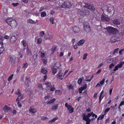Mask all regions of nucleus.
<instances>
[{
    "label": "nucleus",
    "mask_w": 124,
    "mask_h": 124,
    "mask_svg": "<svg viewBox=\"0 0 124 124\" xmlns=\"http://www.w3.org/2000/svg\"><path fill=\"white\" fill-rule=\"evenodd\" d=\"M101 9L103 11L106 10L110 16H112L114 14L115 12L114 8L112 6L108 7L105 5L102 7Z\"/></svg>",
    "instance_id": "1"
},
{
    "label": "nucleus",
    "mask_w": 124,
    "mask_h": 124,
    "mask_svg": "<svg viewBox=\"0 0 124 124\" xmlns=\"http://www.w3.org/2000/svg\"><path fill=\"white\" fill-rule=\"evenodd\" d=\"M5 21L12 28H15L17 25L16 21L11 17L6 19Z\"/></svg>",
    "instance_id": "2"
},
{
    "label": "nucleus",
    "mask_w": 124,
    "mask_h": 124,
    "mask_svg": "<svg viewBox=\"0 0 124 124\" xmlns=\"http://www.w3.org/2000/svg\"><path fill=\"white\" fill-rule=\"evenodd\" d=\"M104 29L107 30L108 33L110 34H112L115 35L118 32V31L116 29L110 27H106Z\"/></svg>",
    "instance_id": "3"
},
{
    "label": "nucleus",
    "mask_w": 124,
    "mask_h": 124,
    "mask_svg": "<svg viewBox=\"0 0 124 124\" xmlns=\"http://www.w3.org/2000/svg\"><path fill=\"white\" fill-rule=\"evenodd\" d=\"M84 29L85 31L87 32L90 31V27L88 23L87 22H85L84 23Z\"/></svg>",
    "instance_id": "4"
},
{
    "label": "nucleus",
    "mask_w": 124,
    "mask_h": 124,
    "mask_svg": "<svg viewBox=\"0 0 124 124\" xmlns=\"http://www.w3.org/2000/svg\"><path fill=\"white\" fill-rule=\"evenodd\" d=\"M53 37V35L51 32L47 31L45 33L44 38L46 40L52 39Z\"/></svg>",
    "instance_id": "5"
},
{
    "label": "nucleus",
    "mask_w": 124,
    "mask_h": 124,
    "mask_svg": "<svg viewBox=\"0 0 124 124\" xmlns=\"http://www.w3.org/2000/svg\"><path fill=\"white\" fill-rule=\"evenodd\" d=\"M72 4L71 3L69 2H64L61 5V7L64 8H70L71 7Z\"/></svg>",
    "instance_id": "6"
},
{
    "label": "nucleus",
    "mask_w": 124,
    "mask_h": 124,
    "mask_svg": "<svg viewBox=\"0 0 124 124\" xmlns=\"http://www.w3.org/2000/svg\"><path fill=\"white\" fill-rule=\"evenodd\" d=\"M93 113V112H92L89 113H88L87 115H86L85 113H84L82 115V116L83 117V120H86L88 119H90L89 117L92 116V114Z\"/></svg>",
    "instance_id": "7"
},
{
    "label": "nucleus",
    "mask_w": 124,
    "mask_h": 124,
    "mask_svg": "<svg viewBox=\"0 0 124 124\" xmlns=\"http://www.w3.org/2000/svg\"><path fill=\"white\" fill-rule=\"evenodd\" d=\"M84 7L92 11H94L95 10V8L92 5H90L89 4H85V5L84 6Z\"/></svg>",
    "instance_id": "8"
},
{
    "label": "nucleus",
    "mask_w": 124,
    "mask_h": 124,
    "mask_svg": "<svg viewBox=\"0 0 124 124\" xmlns=\"http://www.w3.org/2000/svg\"><path fill=\"white\" fill-rule=\"evenodd\" d=\"M17 35H15V34H13L10 38V42L12 43L15 42L17 40Z\"/></svg>",
    "instance_id": "9"
},
{
    "label": "nucleus",
    "mask_w": 124,
    "mask_h": 124,
    "mask_svg": "<svg viewBox=\"0 0 124 124\" xmlns=\"http://www.w3.org/2000/svg\"><path fill=\"white\" fill-rule=\"evenodd\" d=\"M72 29L75 33H78L80 31V28L76 26L73 27Z\"/></svg>",
    "instance_id": "10"
},
{
    "label": "nucleus",
    "mask_w": 124,
    "mask_h": 124,
    "mask_svg": "<svg viewBox=\"0 0 124 124\" xmlns=\"http://www.w3.org/2000/svg\"><path fill=\"white\" fill-rule=\"evenodd\" d=\"M15 59L16 57L14 56L10 55L9 57V62H11L12 64H14L15 63Z\"/></svg>",
    "instance_id": "11"
},
{
    "label": "nucleus",
    "mask_w": 124,
    "mask_h": 124,
    "mask_svg": "<svg viewBox=\"0 0 124 124\" xmlns=\"http://www.w3.org/2000/svg\"><path fill=\"white\" fill-rule=\"evenodd\" d=\"M95 15H94V16L96 19L98 20H100V19L101 18V17L102 16L98 12L96 13Z\"/></svg>",
    "instance_id": "12"
},
{
    "label": "nucleus",
    "mask_w": 124,
    "mask_h": 124,
    "mask_svg": "<svg viewBox=\"0 0 124 124\" xmlns=\"http://www.w3.org/2000/svg\"><path fill=\"white\" fill-rule=\"evenodd\" d=\"M101 19L103 21L106 22L107 23L108 22L109 20V18L103 15H102L101 17Z\"/></svg>",
    "instance_id": "13"
},
{
    "label": "nucleus",
    "mask_w": 124,
    "mask_h": 124,
    "mask_svg": "<svg viewBox=\"0 0 124 124\" xmlns=\"http://www.w3.org/2000/svg\"><path fill=\"white\" fill-rule=\"evenodd\" d=\"M16 94L18 95V97L16 99V101H19V97L21 94L20 93V91L19 89H17L16 91Z\"/></svg>",
    "instance_id": "14"
},
{
    "label": "nucleus",
    "mask_w": 124,
    "mask_h": 124,
    "mask_svg": "<svg viewBox=\"0 0 124 124\" xmlns=\"http://www.w3.org/2000/svg\"><path fill=\"white\" fill-rule=\"evenodd\" d=\"M3 110L5 111H8L11 110V109L7 105H5L3 108Z\"/></svg>",
    "instance_id": "15"
},
{
    "label": "nucleus",
    "mask_w": 124,
    "mask_h": 124,
    "mask_svg": "<svg viewBox=\"0 0 124 124\" xmlns=\"http://www.w3.org/2000/svg\"><path fill=\"white\" fill-rule=\"evenodd\" d=\"M41 72L42 73L44 74H46L47 73V71L46 69L42 66L41 67Z\"/></svg>",
    "instance_id": "16"
},
{
    "label": "nucleus",
    "mask_w": 124,
    "mask_h": 124,
    "mask_svg": "<svg viewBox=\"0 0 124 124\" xmlns=\"http://www.w3.org/2000/svg\"><path fill=\"white\" fill-rule=\"evenodd\" d=\"M26 53L29 56L31 55L32 54L31 50L28 47L27 48Z\"/></svg>",
    "instance_id": "17"
},
{
    "label": "nucleus",
    "mask_w": 124,
    "mask_h": 124,
    "mask_svg": "<svg viewBox=\"0 0 124 124\" xmlns=\"http://www.w3.org/2000/svg\"><path fill=\"white\" fill-rule=\"evenodd\" d=\"M62 65L61 63L59 62H57L53 66L54 67H56L57 69H58Z\"/></svg>",
    "instance_id": "18"
},
{
    "label": "nucleus",
    "mask_w": 124,
    "mask_h": 124,
    "mask_svg": "<svg viewBox=\"0 0 124 124\" xmlns=\"http://www.w3.org/2000/svg\"><path fill=\"white\" fill-rule=\"evenodd\" d=\"M85 41L84 39H82L79 40L78 43V45L79 46L81 45L85 42Z\"/></svg>",
    "instance_id": "19"
},
{
    "label": "nucleus",
    "mask_w": 124,
    "mask_h": 124,
    "mask_svg": "<svg viewBox=\"0 0 124 124\" xmlns=\"http://www.w3.org/2000/svg\"><path fill=\"white\" fill-rule=\"evenodd\" d=\"M58 104H55L53 106L52 109L54 111H55L57 110L58 108Z\"/></svg>",
    "instance_id": "20"
},
{
    "label": "nucleus",
    "mask_w": 124,
    "mask_h": 124,
    "mask_svg": "<svg viewBox=\"0 0 124 124\" xmlns=\"http://www.w3.org/2000/svg\"><path fill=\"white\" fill-rule=\"evenodd\" d=\"M113 23L114 24L116 25H118L120 24V23L119 21L116 19H115L112 21Z\"/></svg>",
    "instance_id": "21"
},
{
    "label": "nucleus",
    "mask_w": 124,
    "mask_h": 124,
    "mask_svg": "<svg viewBox=\"0 0 124 124\" xmlns=\"http://www.w3.org/2000/svg\"><path fill=\"white\" fill-rule=\"evenodd\" d=\"M29 111L31 113L33 114L36 113V110L35 108L31 107L29 109Z\"/></svg>",
    "instance_id": "22"
},
{
    "label": "nucleus",
    "mask_w": 124,
    "mask_h": 124,
    "mask_svg": "<svg viewBox=\"0 0 124 124\" xmlns=\"http://www.w3.org/2000/svg\"><path fill=\"white\" fill-rule=\"evenodd\" d=\"M84 15L83 16H84V15H85L86 16H88L90 14L89 11L87 10H84Z\"/></svg>",
    "instance_id": "23"
},
{
    "label": "nucleus",
    "mask_w": 124,
    "mask_h": 124,
    "mask_svg": "<svg viewBox=\"0 0 124 124\" xmlns=\"http://www.w3.org/2000/svg\"><path fill=\"white\" fill-rule=\"evenodd\" d=\"M27 22L28 23L31 24H35L36 23V22L35 21L32 20L31 19H29L27 21Z\"/></svg>",
    "instance_id": "24"
},
{
    "label": "nucleus",
    "mask_w": 124,
    "mask_h": 124,
    "mask_svg": "<svg viewBox=\"0 0 124 124\" xmlns=\"http://www.w3.org/2000/svg\"><path fill=\"white\" fill-rule=\"evenodd\" d=\"M52 73L54 75L57 72V69L55 68L54 66L52 67Z\"/></svg>",
    "instance_id": "25"
},
{
    "label": "nucleus",
    "mask_w": 124,
    "mask_h": 124,
    "mask_svg": "<svg viewBox=\"0 0 124 124\" xmlns=\"http://www.w3.org/2000/svg\"><path fill=\"white\" fill-rule=\"evenodd\" d=\"M45 85L48 89H50V88H51L52 86L51 83L49 82H47L45 84Z\"/></svg>",
    "instance_id": "26"
},
{
    "label": "nucleus",
    "mask_w": 124,
    "mask_h": 124,
    "mask_svg": "<svg viewBox=\"0 0 124 124\" xmlns=\"http://www.w3.org/2000/svg\"><path fill=\"white\" fill-rule=\"evenodd\" d=\"M55 98H53L51 99L50 101H49L47 103V104H50L52 103H53L55 101Z\"/></svg>",
    "instance_id": "27"
},
{
    "label": "nucleus",
    "mask_w": 124,
    "mask_h": 124,
    "mask_svg": "<svg viewBox=\"0 0 124 124\" xmlns=\"http://www.w3.org/2000/svg\"><path fill=\"white\" fill-rule=\"evenodd\" d=\"M78 14L82 16L84 15V10L83 11H82L80 9H78Z\"/></svg>",
    "instance_id": "28"
},
{
    "label": "nucleus",
    "mask_w": 124,
    "mask_h": 124,
    "mask_svg": "<svg viewBox=\"0 0 124 124\" xmlns=\"http://www.w3.org/2000/svg\"><path fill=\"white\" fill-rule=\"evenodd\" d=\"M65 106L67 108L68 110L70 109V108H72V106L70 105H68L67 103H65Z\"/></svg>",
    "instance_id": "29"
},
{
    "label": "nucleus",
    "mask_w": 124,
    "mask_h": 124,
    "mask_svg": "<svg viewBox=\"0 0 124 124\" xmlns=\"http://www.w3.org/2000/svg\"><path fill=\"white\" fill-rule=\"evenodd\" d=\"M57 77L60 79L62 77V73L61 72V71H60L57 74Z\"/></svg>",
    "instance_id": "30"
},
{
    "label": "nucleus",
    "mask_w": 124,
    "mask_h": 124,
    "mask_svg": "<svg viewBox=\"0 0 124 124\" xmlns=\"http://www.w3.org/2000/svg\"><path fill=\"white\" fill-rule=\"evenodd\" d=\"M24 66L22 68L23 69L25 70L26 68L28 66V65L27 63H25L23 64Z\"/></svg>",
    "instance_id": "31"
},
{
    "label": "nucleus",
    "mask_w": 124,
    "mask_h": 124,
    "mask_svg": "<svg viewBox=\"0 0 124 124\" xmlns=\"http://www.w3.org/2000/svg\"><path fill=\"white\" fill-rule=\"evenodd\" d=\"M114 38V37H113L110 39V41L111 42H115L116 41V39Z\"/></svg>",
    "instance_id": "32"
},
{
    "label": "nucleus",
    "mask_w": 124,
    "mask_h": 124,
    "mask_svg": "<svg viewBox=\"0 0 124 124\" xmlns=\"http://www.w3.org/2000/svg\"><path fill=\"white\" fill-rule=\"evenodd\" d=\"M57 48V46H56L54 45L53 46L51 49V50L53 53L55 51L56 49Z\"/></svg>",
    "instance_id": "33"
},
{
    "label": "nucleus",
    "mask_w": 124,
    "mask_h": 124,
    "mask_svg": "<svg viewBox=\"0 0 124 124\" xmlns=\"http://www.w3.org/2000/svg\"><path fill=\"white\" fill-rule=\"evenodd\" d=\"M38 87L42 91L43 90V89L42 85L41 84H38Z\"/></svg>",
    "instance_id": "34"
},
{
    "label": "nucleus",
    "mask_w": 124,
    "mask_h": 124,
    "mask_svg": "<svg viewBox=\"0 0 124 124\" xmlns=\"http://www.w3.org/2000/svg\"><path fill=\"white\" fill-rule=\"evenodd\" d=\"M4 49V48L3 47H1L0 48V55L3 53Z\"/></svg>",
    "instance_id": "35"
},
{
    "label": "nucleus",
    "mask_w": 124,
    "mask_h": 124,
    "mask_svg": "<svg viewBox=\"0 0 124 124\" xmlns=\"http://www.w3.org/2000/svg\"><path fill=\"white\" fill-rule=\"evenodd\" d=\"M82 85V87H81L84 90L85 89L87 88V85L85 83L83 84Z\"/></svg>",
    "instance_id": "36"
},
{
    "label": "nucleus",
    "mask_w": 124,
    "mask_h": 124,
    "mask_svg": "<svg viewBox=\"0 0 124 124\" xmlns=\"http://www.w3.org/2000/svg\"><path fill=\"white\" fill-rule=\"evenodd\" d=\"M23 44L24 46H26L27 43H26V42L24 40H23L22 41Z\"/></svg>",
    "instance_id": "37"
},
{
    "label": "nucleus",
    "mask_w": 124,
    "mask_h": 124,
    "mask_svg": "<svg viewBox=\"0 0 124 124\" xmlns=\"http://www.w3.org/2000/svg\"><path fill=\"white\" fill-rule=\"evenodd\" d=\"M54 19L53 17H51L50 19V21L51 23L52 24H53L54 23Z\"/></svg>",
    "instance_id": "38"
},
{
    "label": "nucleus",
    "mask_w": 124,
    "mask_h": 124,
    "mask_svg": "<svg viewBox=\"0 0 124 124\" xmlns=\"http://www.w3.org/2000/svg\"><path fill=\"white\" fill-rule=\"evenodd\" d=\"M46 13L45 12H42L41 14V16L42 17H44L46 15Z\"/></svg>",
    "instance_id": "39"
},
{
    "label": "nucleus",
    "mask_w": 124,
    "mask_h": 124,
    "mask_svg": "<svg viewBox=\"0 0 124 124\" xmlns=\"http://www.w3.org/2000/svg\"><path fill=\"white\" fill-rule=\"evenodd\" d=\"M61 93V91L60 90H56L55 91V93L56 94H60Z\"/></svg>",
    "instance_id": "40"
},
{
    "label": "nucleus",
    "mask_w": 124,
    "mask_h": 124,
    "mask_svg": "<svg viewBox=\"0 0 124 124\" xmlns=\"http://www.w3.org/2000/svg\"><path fill=\"white\" fill-rule=\"evenodd\" d=\"M42 40L41 38H38L37 39V43L38 44H40Z\"/></svg>",
    "instance_id": "41"
},
{
    "label": "nucleus",
    "mask_w": 124,
    "mask_h": 124,
    "mask_svg": "<svg viewBox=\"0 0 124 124\" xmlns=\"http://www.w3.org/2000/svg\"><path fill=\"white\" fill-rule=\"evenodd\" d=\"M37 54H35L33 55V58L34 61L37 58Z\"/></svg>",
    "instance_id": "42"
},
{
    "label": "nucleus",
    "mask_w": 124,
    "mask_h": 124,
    "mask_svg": "<svg viewBox=\"0 0 124 124\" xmlns=\"http://www.w3.org/2000/svg\"><path fill=\"white\" fill-rule=\"evenodd\" d=\"M13 74H12L10 76H9L8 79V81H10V80H11L13 78Z\"/></svg>",
    "instance_id": "43"
},
{
    "label": "nucleus",
    "mask_w": 124,
    "mask_h": 124,
    "mask_svg": "<svg viewBox=\"0 0 124 124\" xmlns=\"http://www.w3.org/2000/svg\"><path fill=\"white\" fill-rule=\"evenodd\" d=\"M116 66L118 68H120L122 67V64H121V62H119L118 64H117Z\"/></svg>",
    "instance_id": "44"
},
{
    "label": "nucleus",
    "mask_w": 124,
    "mask_h": 124,
    "mask_svg": "<svg viewBox=\"0 0 124 124\" xmlns=\"http://www.w3.org/2000/svg\"><path fill=\"white\" fill-rule=\"evenodd\" d=\"M82 79L81 78L79 79L78 80V83L79 85H80L82 83Z\"/></svg>",
    "instance_id": "45"
},
{
    "label": "nucleus",
    "mask_w": 124,
    "mask_h": 124,
    "mask_svg": "<svg viewBox=\"0 0 124 124\" xmlns=\"http://www.w3.org/2000/svg\"><path fill=\"white\" fill-rule=\"evenodd\" d=\"M105 79L104 78H103L102 80L100 82V84L101 85H103L105 82Z\"/></svg>",
    "instance_id": "46"
},
{
    "label": "nucleus",
    "mask_w": 124,
    "mask_h": 124,
    "mask_svg": "<svg viewBox=\"0 0 124 124\" xmlns=\"http://www.w3.org/2000/svg\"><path fill=\"white\" fill-rule=\"evenodd\" d=\"M12 5L14 6V7H16L19 4V3H13L12 4Z\"/></svg>",
    "instance_id": "47"
},
{
    "label": "nucleus",
    "mask_w": 124,
    "mask_h": 124,
    "mask_svg": "<svg viewBox=\"0 0 124 124\" xmlns=\"http://www.w3.org/2000/svg\"><path fill=\"white\" fill-rule=\"evenodd\" d=\"M110 108H107L104 111V114H106L107 112H108L110 110Z\"/></svg>",
    "instance_id": "48"
},
{
    "label": "nucleus",
    "mask_w": 124,
    "mask_h": 124,
    "mask_svg": "<svg viewBox=\"0 0 124 124\" xmlns=\"http://www.w3.org/2000/svg\"><path fill=\"white\" fill-rule=\"evenodd\" d=\"M57 119L56 118H54V119H53L52 120H50L49 121V123H52L54 122Z\"/></svg>",
    "instance_id": "49"
},
{
    "label": "nucleus",
    "mask_w": 124,
    "mask_h": 124,
    "mask_svg": "<svg viewBox=\"0 0 124 124\" xmlns=\"http://www.w3.org/2000/svg\"><path fill=\"white\" fill-rule=\"evenodd\" d=\"M118 48L115 49L113 52V54H115L117 53H118Z\"/></svg>",
    "instance_id": "50"
},
{
    "label": "nucleus",
    "mask_w": 124,
    "mask_h": 124,
    "mask_svg": "<svg viewBox=\"0 0 124 124\" xmlns=\"http://www.w3.org/2000/svg\"><path fill=\"white\" fill-rule=\"evenodd\" d=\"M29 78H27L26 76L25 77L26 81H25V84L28 87L29 86V85H28L27 84H26V83L27 82V81L28 80Z\"/></svg>",
    "instance_id": "51"
},
{
    "label": "nucleus",
    "mask_w": 124,
    "mask_h": 124,
    "mask_svg": "<svg viewBox=\"0 0 124 124\" xmlns=\"http://www.w3.org/2000/svg\"><path fill=\"white\" fill-rule=\"evenodd\" d=\"M86 121V124H90L91 122L90 119H87L86 120H84Z\"/></svg>",
    "instance_id": "52"
},
{
    "label": "nucleus",
    "mask_w": 124,
    "mask_h": 124,
    "mask_svg": "<svg viewBox=\"0 0 124 124\" xmlns=\"http://www.w3.org/2000/svg\"><path fill=\"white\" fill-rule=\"evenodd\" d=\"M87 55V54L85 53L83 55V59L84 60L85 59H86Z\"/></svg>",
    "instance_id": "53"
},
{
    "label": "nucleus",
    "mask_w": 124,
    "mask_h": 124,
    "mask_svg": "<svg viewBox=\"0 0 124 124\" xmlns=\"http://www.w3.org/2000/svg\"><path fill=\"white\" fill-rule=\"evenodd\" d=\"M84 89H83L82 88L80 87L79 88V91L80 93H82V91L84 90Z\"/></svg>",
    "instance_id": "54"
},
{
    "label": "nucleus",
    "mask_w": 124,
    "mask_h": 124,
    "mask_svg": "<svg viewBox=\"0 0 124 124\" xmlns=\"http://www.w3.org/2000/svg\"><path fill=\"white\" fill-rule=\"evenodd\" d=\"M74 108H71L69 109V112L70 113H72L73 112Z\"/></svg>",
    "instance_id": "55"
},
{
    "label": "nucleus",
    "mask_w": 124,
    "mask_h": 124,
    "mask_svg": "<svg viewBox=\"0 0 124 124\" xmlns=\"http://www.w3.org/2000/svg\"><path fill=\"white\" fill-rule=\"evenodd\" d=\"M45 34V33L43 31H42L40 33V35L41 37H43Z\"/></svg>",
    "instance_id": "56"
},
{
    "label": "nucleus",
    "mask_w": 124,
    "mask_h": 124,
    "mask_svg": "<svg viewBox=\"0 0 124 124\" xmlns=\"http://www.w3.org/2000/svg\"><path fill=\"white\" fill-rule=\"evenodd\" d=\"M41 53V57L42 58L43 57L45 56V54L43 53H42L41 52H39V53Z\"/></svg>",
    "instance_id": "57"
},
{
    "label": "nucleus",
    "mask_w": 124,
    "mask_h": 124,
    "mask_svg": "<svg viewBox=\"0 0 124 124\" xmlns=\"http://www.w3.org/2000/svg\"><path fill=\"white\" fill-rule=\"evenodd\" d=\"M23 94H21L20 95V97H19V101H21L23 99Z\"/></svg>",
    "instance_id": "58"
},
{
    "label": "nucleus",
    "mask_w": 124,
    "mask_h": 124,
    "mask_svg": "<svg viewBox=\"0 0 124 124\" xmlns=\"http://www.w3.org/2000/svg\"><path fill=\"white\" fill-rule=\"evenodd\" d=\"M92 114V116L93 117H94V116L95 118H96L97 117V116L96 115H95V114L93 113V114Z\"/></svg>",
    "instance_id": "59"
},
{
    "label": "nucleus",
    "mask_w": 124,
    "mask_h": 124,
    "mask_svg": "<svg viewBox=\"0 0 124 124\" xmlns=\"http://www.w3.org/2000/svg\"><path fill=\"white\" fill-rule=\"evenodd\" d=\"M114 66V65L113 63H111L109 66V68L110 69L112 68V67Z\"/></svg>",
    "instance_id": "60"
},
{
    "label": "nucleus",
    "mask_w": 124,
    "mask_h": 124,
    "mask_svg": "<svg viewBox=\"0 0 124 124\" xmlns=\"http://www.w3.org/2000/svg\"><path fill=\"white\" fill-rule=\"evenodd\" d=\"M43 62L44 64L46 65L47 63V61L45 59H43Z\"/></svg>",
    "instance_id": "61"
},
{
    "label": "nucleus",
    "mask_w": 124,
    "mask_h": 124,
    "mask_svg": "<svg viewBox=\"0 0 124 124\" xmlns=\"http://www.w3.org/2000/svg\"><path fill=\"white\" fill-rule=\"evenodd\" d=\"M103 65V64L102 63H101L97 67V68H99L100 67H101Z\"/></svg>",
    "instance_id": "62"
},
{
    "label": "nucleus",
    "mask_w": 124,
    "mask_h": 124,
    "mask_svg": "<svg viewBox=\"0 0 124 124\" xmlns=\"http://www.w3.org/2000/svg\"><path fill=\"white\" fill-rule=\"evenodd\" d=\"M76 39L75 38H73L72 40V43L74 45V43L75 42Z\"/></svg>",
    "instance_id": "63"
},
{
    "label": "nucleus",
    "mask_w": 124,
    "mask_h": 124,
    "mask_svg": "<svg viewBox=\"0 0 124 124\" xmlns=\"http://www.w3.org/2000/svg\"><path fill=\"white\" fill-rule=\"evenodd\" d=\"M123 105H124V101H122L121 102L119 106H121Z\"/></svg>",
    "instance_id": "64"
}]
</instances>
